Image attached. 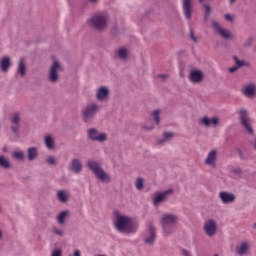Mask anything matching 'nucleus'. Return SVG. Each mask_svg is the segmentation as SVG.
Listing matches in <instances>:
<instances>
[{
  "mask_svg": "<svg viewBox=\"0 0 256 256\" xmlns=\"http://www.w3.org/2000/svg\"><path fill=\"white\" fill-rule=\"evenodd\" d=\"M114 229L118 233H123L124 235H131L137 233V222L131 216L122 214L119 211H114L113 220Z\"/></svg>",
  "mask_w": 256,
  "mask_h": 256,
  "instance_id": "obj_1",
  "label": "nucleus"
},
{
  "mask_svg": "<svg viewBox=\"0 0 256 256\" xmlns=\"http://www.w3.org/2000/svg\"><path fill=\"white\" fill-rule=\"evenodd\" d=\"M160 223L164 235L167 237L175 231L176 223H179V216L175 213H163L160 218Z\"/></svg>",
  "mask_w": 256,
  "mask_h": 256,
  "instance_id": "obj_2",
  "label": "nucleus"
},
{
  "mask_svg": "<svg viewBox=\"0 0 256 256\" xmlns=\"http://www.w3.org/2000/svg\"><path fill=\"white\" fill-rule=\"evenodd\" d=\"M87 167L98 181L105 184L111 183V175L103 169L99 162L90 160L87 162Z\"/></svg>",
  "mask_w": 256,
  "mask_h": 256,
  "instance_id": "obj_3",
  "label": "nucleus"
},
{
  "mask_svg": "<svg viewBox=\"0 0 256 256\" xmlns=\"http://www.w3.org/2000/svg\"><path fill=\"white\" fill-rule=\"evenodd\" d=\"M88 23L97 31H103L107 29L109 13L107 11L96 13L89 18Z\"/></svg>",
  "mask_w": 256,
  "mask_h": 256,
  "instance_id": "obj_4",
  "label": "nucleus"
},
{
  "mask_svg": "<svg viewBox=\"0 0 256 256\" xmlns=\"http://www.w3.org/2000/svg\"><path fill=\"white\" fill-rule=\"evenodd\" d=\"M98 111H101V106L97 102L87 104L81 111L83 121L89 123V121L95 119Z\"/></svg>",
  "mask_w": 256,
  "mask_h": 256,
  "instance_id": "obj_5",
  "label": "nucleus"
},
{
  "mask_svg": "<svg viewBox=\"0 0 256 256\" xmlns=\"http://www.w3.org/2000/svg\"><path fill=\"white\" fill-rule=\"evenodd\" d=\"M239 121L242 125V127L247 131L249 135H253V127L251 126V116L249 115V110L245 108H240L237 111Z\"/></svg>",
  "mask_w": 256,
  "mask_h": 256,
  "instance_id": "obj_6",
  "label": "nucleus"
},
{
  "mask_svg": "<svg viewBox=\"0 0 256 256\" xmlns=\"http://www.w3.org/2000/svg\"><path fill=\"white\" fill-rule=\"evenodd\" d=\"M157 239V230L155 229V225L153 223L148 224V230L144 233L143 241L145 245H155V241Z\"/></svg>",
  "mask_w": 256,
  "mask_h": 256,
  "instance_id": "obj_7",
  "label": "nucleus"
},
{
  "mask_svg": "<svg viewBox=\"0 0 256 256\" xmlns=\"http://www.w3.org/2000/svg\"><path fill=\"white\" fill-rule=\"evenodd\" d=\"M87 133L89 139H91V141H96L97 143H105L108 139L107 133L99 132V130L95 128L89 129Z\"/></svg>",
  "mask_w": 256,
  "mask_h": 256,
  "instance_id": "obj_8",
  "label": "nucleus"
},
{
  "mask_svg": "<svg viewBox=\"0 0 256 256\" xmlns=\"http://www.w3.org/2000/svg\"><path fill=\"white\" fill-rule=\"evenodd\" d=\"M217 229V221L215 219H208L204 222L203 231L207 237H215Z\"/></svg>",
  "mask_w": 256,
  "mask_h": 256,
  "instance_id": "obj_9",
  "label": "nucleus"
},
{
  "mask_svg": "<svg viewBox=\"0 0 256 256\" xmlns=\"http://www.w3.org/2000/svg\"><path fill=\"white\" fill-rule=\"evenodd\" d=\"M111 95V89L108 86H99L96 89L95 97L101 103L108 101Z\"/></svg>",
  "mask_w": 256,
  "mask_h": 256,
  "instance_id": "obj_10",
  "label": "nucleus"
},
{
  "mask_svg": "<svg viewBox=\"0 0 256 256\" xmlns=\"http://www.w3.org/2000/svg\"><path fill=\"white\" fill-rule=\"evenodd\" d=\"M59 71H63V67L58 61H54L52 67L50 68L48 77L51 83H57V81L59 80Z\"/></svg>",
  "mask_w": 256,
  "mask_h": 256,
  "instance_id": "obj_11",
  "label": "nucleus"
},
{
  "mask_svg": "<svg viewBox=\"0 0 256 256\" xmlns=\"http://www.w3.org/2000/svg\"><path fill=\"white\" fill-rule=\"evenodd\" d=\"M218 199L223 205H232L237 200V196L229 191H221L218 194Z\"/></svg>",
  "mask_w": 256,
  "mask_h": 256,
  "instance_id": "obj_12",
  "label": "nucleus"
},
{
  "mask_svg": "<svg viewBox=\"0 0 256 256\" xmlns=\"http://www.w3.org/2000/svg\"><path fill=\"white\" fill-rule=\"evenodd\" d=\"M204 79L205 73L199 69H192L189 73V81H191L194 85L203 83Z\"/></svg>",
  "mask_w": 256,
  "mask_h": 256,
  "instance_id": "obj_13",
  "label": "nucleus"
},
{
  "mask_svg": "<svg viewBox=\"0 0 256 256\" xmlns=\"http://www.w3.org/2000/svg\"><path fill=\"white\" fill-rule=\"evenodd\" d=\"M171 193H173V189H168V190H164L162 192L156 193L154 195L153 205L155 207H158V205H160L161 203H165V201H167V198L169 197V195H171Z\"/></svg>",
  "mask_w": 256,
  "mask_h": 256,
  "instance_id": "obj_14",
  "label": "nucleus"
},
{
  "mask_svg": "<svg viewBox=\"0 0 256 256\" xmlns=\"http://www.w3.org/2000/svg\"><path fill=\"white\" fill-rule=\"evenodd\" d=\"M241 93L247 99H253L256 97V84L255 83H248L244 84L241 88Z\"/></svg>",
  "mask_w": 256,
  "mask_h": 256,
  "instance_id": "obj_15",
  "label": "nucleus"
},
{
  "mask_svg": "<svg viewBox=\"0 0 256 256\" xmlns=\"http://www.w3.org/2000/svg\"><path fill=\"white\" fill-rule=\"evenodd\" d=\"M199 124L202 125V127H219V117L214 116L209 118V116H203L199 119Z\"/></svg>",
  "mask_w": 256,
  "mask_h": 256,
  "instance_id": "obj_16",
  "label": "nucleus"
},
{
  "mask_svg": "<svg viewBox=\"0 0 256 256\" xmlns=\"http://www.w3.org/2000/svg\"><path fill=\"white\" fill-rule=\"evenodd\" d=\"M217 155V150L214 149L209 151L204 160V164H206L207 167H212L215 169V167H217Z\"/></svg>",
  "mask_w": 256,
  "mask_h": 256,
  "instance_id": "obj_17",
  "label": "nucleus"
},
{
  "mask_svg": "<svg viewBox=\"0 0 256 256\" xmlns=\"http://www.w3.org/2000/svg\"><path fill=\"white\" fill-rule=\"evenodd\" d=\"M192 3L193 0H182L183 14L188 21L191 20V15L193 13Z\"/></svg>",
  "mask_w": 256,
  "mask_h": 256,
  "instance_id": "obj_18",
  "label": "nucleus"
},
{
  "mask_svg": "<svg viewBox=\"0 0 256 256\" xmlns=\"http://www.w3.org/2000/svg\"><path fill=\"white\" fill-rule=\"evenodd\" d=\"M212 27L217 33H219L220 36L223 37V39H231V32L227 29L221 28V25H219V22L213 20L212 21Z\"/></svg>",
  "mask_w": 256,
  "mask_h": 256,
  "instance_id": "obj_19",
  "label": "nucleus"
},
{
  "mask_svg": "<svg viewBox=\"0 0 256 256\" xmlns=\"http://www.w3.org/2000/svg\"><path fill=\"white\" fill-rule=\"evenodd\" d=\"M11 131L15 134L19 133V129H21V116L18 113L14 114L11 118Z\"/></svg>",
  "mask_w": 256,
  "mask_h": 256,
  "instance_id": "obj_20",
  "label": "nucleus"
},
{
  "mask_svg": "<svg viewBox=\"0 0 256 256\" xmlns=\"http://www.w3.org/2000/svg\"><path fill=\"white\" fill-rule=\"evenodd\" d=\"M9 69H11V58L4 56L0 59V70L2 73H9Z\"/></svg>",
  "mask_w": 256,
  "mask_h": 256,
  "instance_id": "obj_21",
  "label": "nucleus"
},
{
  "mask_svg": "<svg viewBox=\"0 0 256 256\" xmlns=\"http://www.w3.org/2000/svg\"><path fill=\"white\" fill-rule=\"evenodd\" d=\"M69 170L72 171V173H81V171H83V164L81 163V160L73 159L70 163Z\"/></svg>",
  "mask_w": 256,
  "mask_h": 256,
  "instance_id": "obj_22",
  "label": "nucleus"
},
{
  "mask_svg": "<svg viewBox=\"0 0 256 256\" xmlns=\"http://www.w3.org/2000/svg\"><path fill=\"white\" fill-rule=\"evenodd\" d=\"M69 215H71V212L69 210H63L59 212L56 216V221L58 225H65L67 219H69Z\"/></svg>",
  "mask_w": 256,
  "mask_h": 256,
  "instance_id": "obj_23",
  "label": "nucleus"
},
{
  "mask_svg": "<svg viewBox=\"0 0 256 256\" xmlns=\"http://www.w3.org/2000/svg\"><path fill=\"white\" fill-rule=\"evenodd\" d=\"M56 197L60 203H67L71 199V194L67 190H58Z\"/></svg>",
  "mask_w": 256,
  "mask_h": 256,
  "instance_id": "obj_24",
  "label": "nucleus"
},
{
  "mask_svg": "<svg viewBox=\"0 0 256 256\" xmlns=\"http://www.w3.org/2000/svg\"><path fill=\"white\" fill-rule=\"evenodd\" d=\"M44 145L46 149H49V151H53L55 149V137L51 134H47L44 136Z\"/></svg>",
  "mask_w": 256,
  "mask_h": 256,
  "instance_id": "obj_25",
  "label": "nucleus"
},
{
  "mask_svg": "<svg viewBox=\"0 0 256 256\" xmlns=\"http://www.w3.org/2000/svg\"><path fill=\"white\" fill-rule=\"evenodd\" d=\"M249 242H242L237 245L236 247V253L237 255H245L247 251H249Z\"/></svg>",
  "mask_w": 256,
  "mask_h": 256,
  "instance_id": "obj_26",
  "label": "nucleus"
},
{
  "mask_svg": "<svg viewBox=\"0 0 256 256\" xmlns=\"http://www.w3.org/2000/svg\"><path fill=\"white\" fill-rule=\"evenodd\" d=\"M26 73L27 65L25 64V60L21 58L18 62L17 74L20 75V77H25Z\"/></svg>",
  "mask_w": 256,
  "mask_h": 256,
  "instance_id": "obj_27",
  "label": "nucleus"
},
{
  "mask_svg": "<svg viewBox=\"0 0 256 256\" xmlns=\"http://www.w3.org/2000/svg\"><path fill=\"white\" fill-rule=\"evenodd\" d=\"M38 155H39V150L37 149V147H29L27 149L28 161H35Z\"/></svg>",
  "mask_w": 256,
  "mask_h": 256,
  "instance_id": "obj_28",
  "label": "nucleus"
},
{
  "mask_svg": "<svg viewBox=\"0 0 256 256\" xmlns=\"http://www.w3.org/2000/svg\"><path fill=\"white\" fill-rule=\"evenodd\" d=\"M116 57H118V59H121L122 61H125V59L129 57V50H127V48L125 47L118 48L116 51Z\"/></svg>",
  "mask_w": 256,
  "mask_h": 256,
  "instance_id": "obj_29",
  "label": "nucleus"
},
{
  "mask_svg": "<svg viewBox=\"0 0 256 256\" xmlns=\"http://www.w3.org/2000/svg\"><path fill=\"white\" fill-rule=\"evenodd\" d=\"M161 109L153 110L151 113V117L156 125H159L161 123Z\"/></svg>",
  "mask_w": 256,
  "mask_h": 256,
  "instance_id": "obj_30",
  "label": "nucleus"
},
{
  "mask_svg": "<svg viewBox=\"0 0 256 256\" xmlns=\"http://www.w3.org/2000/svg\"><path fill=\"white\" fill-rule=\"evenodd\" d=\"M0 167L2 169H11V162L8 157L0 155Z\"/></svg>",
  "mask_w": 256,
  "mask_h": 256,
  "instance_id": "obj_31",
  "label": "nucleus"
},
{
  "mask_svg": "<svg viewBox=\"0 0 256 256\" xmlns=\"http://www.w3.org/2000/svg\"><path fill=\"white\" fill-rule=\"evenodd\" d=\"M12 157L17 161H23L25 159V152L23 150H16L12 153Z\"/></svg>",
  "mask_w": 256,
  "mask_h": 256,
  "instance_id": "obj_32",
  "label": "nucleus"
},
{
  "mask_svg": "<svg viewBox=\"0 0 256 256\" xmlns=\"http://www.w3.org/2000/svg\"><path fill=\"white\" fill-rule=\"evenodd\" d=\"M235 63H236L237 66L230 67L228 69L229 73H235V71H237V69H239V67H243V65H245L244 61H241L237 58H235Z\"/></svg>",
  "mask_w": 256,
  "mask_h": 256,
  "instance_id": "obj_33",
  "label": "nucleus"
},
{
  "mask_svg": "<svg viewBox=\"0 0 256 256\" xmlns=\"http://www.w3.org/2000/svg\"><path fill=\"white\" fill-rule=\"evenodd\" d=\"M52 233L54 235H56L57 237H64L65 236V230L57 227V226H54L52 227Z\"/></svg>",
  "mask_w": 256,
  "mask_h": 256,
  "instance_id": "obj_34",
  "label": "nucleus"
},
{
  "mask_svg": "<svg viewBox=\"0 0 256 256\" xmlns=\"http://www.w3.org/2000/svg\"><path fill=\"white\" fill-rule=\"evenodd\" d=\"M145 180H143V178H137L136 182H135V187L138 191H141V189H143L144 185H145Z\"/></svg>",
  "mask_w": 256,
  "mask_h": 256,
  "instance_id": "obj_35",
  "label": "nucleus"
},
{
  "mask_svg": "<svg viewBox=\"0 0 256 256\" xmlns=\"http://www.w3.org/2000/svg\"><path fill=\"white\" fill-rule=\"evenodd\" d=\"M142 129L144 131H153V129H155V126L153 125V123L151 122H145L143 125H142Z\"/></svg>",
  "mask_w": 256,
  "mask_h": 256,
  "instance_id": "obj_36",
  "label": "nucleus"
},
{
  "mask_svg": "<svg viewBox=\"0 0 256 256\" xmlns=\"http://www.w3.org/2000/svg\"><path fill=\"white\" fill-rule=\"evenodd\" d=\"M46 163H48V165H57V158H55V156H48Z\"/></svg>",
  "mask_w": 256,
  "mask_h": 256,
  "instance_id": "obj_37",
  "label": "nucleus"
},
{
  "mask_svg": "<svg viewBox=\"0 0 256 256\" xmlns=\"http://www.w3.org/2000/svg\"><path fill=\"white\" fill-rule=\"evenodd\" d=\"M50 256H63V250L61 248H55L51 251Z\"/></svg>",
  "mask_w": 256,
  "mask_h": 256,
  "instance_id": "obj_38",
  "label": "nucleus"
},
{
  "mask_svg": "<svg viewBox=\"0 0 256 256\" xmlns=\"http://www.w3.org/2000/svg\"><path fill=\"white\" fill-rule=\"evenodd\" d=\"M162 137H163L164 140H166V143H167L168 141H171V139H173V133L166 132V133L163 134Z\"/></svg>",
  "mask_w": 256,
  "mask_h": 256,
  "instance_id": "obj_39",
  "label": "nucleus"
},
{
  "mask_svg": "<svg viewBox=\"0 0 256 256\" xmlns=\"http://www.w3.org/2000/svg\"><path fill=\"white\" fill-rule=\"evenodd\" d=\"M205 21H207V19H209V13H211V6H209V4H205Z\"/></svg>",
  "mask_w": 256,
  "mask_h": 256,
  "instance_id": "obj_40",
  "label": "nucleus"
},
{
  "mask_svg": "<svg viewBox=\"0 0 256 256\" xmlns=\"http://www.w3.org/2000/svg\"><path fill=\"white\" fill-rule=\"evenodd\" d=\"M253 45V39L250 37L244 42V47H251Z\"/></svg>",
  "mask_w": 256,
  "mask_h": 256,
  "instance_id": "obj_41",
  "label": "nucleus"
},
{
  "mask_svg": "<svg viewBox=\"0 0 256 256\" xmlns=\"http://www.w3.org/2000/svg\"><path fill=\"white\" fill-rule=\"evenodd\" d=\"M165 143H167V140L164 139L163 136H162V138H159L157 140V145H165Z\"/></svg>",
  "mask_w": 256,
  "mask_h": 256,
  "instance_id": "obj_42",
  "label": "nucleus"
},
{
  "mask_svg": "<svg viewBox=\"0 0 256 256\" xmlns=\"http://www.w3.org/2000/svg\"><path fill=\"white\" fill-rule=\"evenodd\" d=\"M231 173H233L234 175H241V170L240 168H233L231 170Z\"/></svg>",
  "mask_w": 256,
  "mask_h": 256,
  "instance_id": "obj_43",
  "label": "nucleus"
},
{
  "mask_svg": "<svg viewBox=\"0 0 256 256\" xmlns=\"http://www.w3.org/2000/svg\"><path fill=\"white\" fill-rule=\"evenodd\" d=\"M68 256H81V250L76 249L74 250L73 254H69Z\"/></svg>",
  "mask_w": 256,
  "mask_h": 256,
  "instance_id": "obj_44",
  "label": "nucleus"
},
{
  "mask_svg": "<svg viewBox=\"0 0 256 256\" xmlns=\"http://www.w3.org/2000/svg\"><path fill=\"white\" fill-rule=\"evenodd\" d=\"M181 255H182V256H193V255H191V252H189V251L186 250V249H183V250H182Z\"/></svg>",
  "mask_w": 256,
  "mask_h": 256,
  "instance_id": "obj_45",
  "label": "nucleus"
},
{
  "mask_svg": "<svg viewBox=\"0 0 256 256\" xmlns=\"http://www.w3.org/2000/svg\"><path fill=\"white\" fill-rule=\"evenodd\" d=\"M224 19H226V21H233V16H231V14H226L224 15Z\"/></svg>",
  "mask_w": 256,
  "mask_h": 256,
  "instance_id": "obj_46",
  "label": "nucleus"
},
{
  "mask_svg": "<svg viewBox=\"0 0 256 256\" xmlns=\"http://www.w3.org/2000/svg\"><path fill=\"white\" fill-rule=\"evenodd\" d=\"M190 39H192V41H194V42H197V37H195L193 30L190 31Z\"/></svg>",
  "mask_w": 256,
  "mask_h": 256,
  "instance_id": "obj_47",
  "label": "nucleus"
},
{
  "mask_svg": "<svg viewBox=\"0 0 256 256\" xmlns=\"http://www.w3.org/2000/svg\"><path fill=\"white\" fill-rule=\"evenodd\" d=\"M157 77H158V79H167V75H165V74H160Z\"/></svg>",
  "mask_w": 256,
  "mask_h": 256,
  "instance_id": "obj_48",
  "label": "nucleus"
},
{
  "mask_svg": "<svg viewBox=\"0 0 256 256\" xmlns=\"http://www.w3.org/2000/svg\"><path fill=\"white\" fill-rule=\"evenodd\" d=\"M4 233L3 229L0 228V241H3Z\"/></svg>",
  "mask_w": 256,
  "mask_h": 256,
  "instance_id": "obj_49",
  "label": "nucleus"
},
{
  "mask_svg": "<svg viewBox=\"0 0 256 256\" xmlns=\"http://www.w3.org/2000/svg\"><path fill=\"white\" fill-rule=\"evenodd\" d=\"M89 2L93 5H97V3H99V0H89Z\"/></svg>",
  "mask_w": 256,
  "mask_h": 256,
  "instance_id": "obj_50",
  "label": "nucleus"
},
{
  "mask_svg": "<svg viewBox=\"0 0 256 256\" xmlns=\"http://www.w3.org/2000/svg\"><path fill=\"white\" fill-rule=\"evenodd\" d=\"M230 3H235V0H230Z\"/></svg>",
  "mask_w": 256,
  "mask_h": 256,
  "instance_id": "obj_51",
  "label": "nucleus"
},
{
  "mask_svg": "<svg viewBox=\"0 0 256 256\" xmlns=\"http://www.w3.org/2000/svg\"><path fill=\"white\" fill-rule=\"evenodd\" d=\"M253 228L256 229V223H254Z\"/></svg>",
  "mask_w": 256,
  "mask_h": 256,
  "instance_id": "obj_52",
  "label": "nucleus"
},
{
  "mask_svg": "<svg viewBox=\"0 0 256 256\" xmlns=\"http://www.w3.org/2000/svg\"><path fill=\"white\" fill-rule=\"evenodd\" d=\"M203 0H199V2L201 3Z\"/></svg>",
  "mask_w": 256,
  "mask_h": 256,
  "instance_id": "obj_53",
  "label": "nucleus"
}]
</instances>
